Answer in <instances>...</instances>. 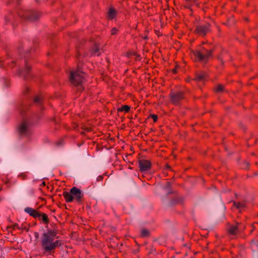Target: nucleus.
Segmentation results:
<instances>
[{
    "label": "nucleus",
    "instance_id": "2",
    "mask_svg": "<svg viewBox=\"0 0 258 258\" xmlns=\"http://www.w3.org/2000/svg\"><path fill=\"white\" fill-rule=\"evenodd\" d=\"M17 132L21 138H29L32 134L31 123L27 119H23L17 125Z\"/></svg>",
    "mask_w": 258,
    "mask_h": 258
},
{
    "label": "nucleus",
    "instance_id": "15",
    "mask_svg": "<svg viewBox=\"0 0 258 258\" xmlns=\"http://www.w3.org/2000/svg\"><path fill=\"white\" fill-rule=\"evenodd\" d=\"M63 196L67 203L72 202L74 200V198L73 197L72 194L71 192V191L70 192L67 191L63 192Z\"/></svg>",
    "mask_w": 258,
    "mask_h": 258
},
{
    "label": "nucleus",
    "instance_id": "17",
    "mask_svg": "<svg viewBox=\"0 0 258 258\" xmlns=\"http://www.w3.org/2000/svg\"><path fill=\"white\" fill-rule=\"evenodd\" d=\"M130 110V106L128 105H122L120 107L117 108L118 112L124 111L125 113H127Z\"/></svg>",
    "mask_w": 258,
    "mask_h": 258
},
{
    "label": "nucleus",
    "instance_id": "23",
    "mask_svg": "<svg viewBox=\"0 0 258 258\" xmlns=\"http://www.w3.org/2000/svg\"><path fill=\"white\" fill-rule=\"evenodd\" d=\"M237 225H238V227L240 228V229L239 230V233L242 232L245 228V226L241 222L239 223L237 222Z\"/></svg>",
    "mask_w": 258,
    "mask_h": 258
},
{
    "label": "nucleus",
    "instance_id": "18",
    "mask_svg": "<svg viewBox=\"0 0 258 258\" xmlns=\"http://www.w3.org/2000/svg\"><path fill=\"white\" fill-rule=\"evenodd\" d=\"M116 12L113 9H110L108 13V17L110 19H114L116 16Z\"/></svg>",
    "mask_w": 258,
    "mask_h": 258
},
{
    "label": "nucleus",
    "instance_id": "27",
    "mask_svg": "<svg viewBox=\"0 0 258 258\" xmlns=\"http://www.w3.org/2000/svg\"><path fill=\"white\" fill-rule=\"evenodd\" d=\"M171 186V183L169 182H167L165 186L166 189H168Z\"/></svg>",
    "mask_w": 258,
    "mask_h": 258
},
{
    "label": "nucleus",
    "instance_id": "32",
    "mask_svg": "<svg viewBox=\"0 0 258 258\" xmlns=\"http://www.w3.org/2000/svg\"><path fill=\"white\" fill-rule=\"evenodd\" d=\"M166 169H170L171 167L169 165H166Z\"/></svg>",
    "mask_w": 258,
    "mask_h": 258
},
{
    "label": "nucleus",
    "instance_id": "29",
    "mask_svg": "<svg viewBox=\"0 0 258 258\" xmlns=\"http://www.w3.org/2000/svg\"><path fill=\"white\" fill-rule=\"evenodd\" d=\"M84 130L86 131V132H90L91 131V129L90 127H84Z\"/></svg>",
    "mask_w": 258,
    "mask_h": 258
},
{
    "label": "nucleus",
    "instance_id": "30",
    "mask_svg": "<svg viewBox=\"0 0 258 258\" xmlns=\"http://www.w3.org/2000/svg\"><path fill=\"white\" fill-rule=\"evenodd\" d=\"M218 59L220 61H221V62H222V63H223V60H222V57H221V56H219L218 57Z\"/></svg>",
    "mask_w": 258,
    "mask_h": 258
},
{
    "label": "nucleus",
    "instance_id": "5",
    "mask_svg": "<svg viewBox=\"0 0 258 258\" xmlns=\"http://www.w3.org/2000/svg\"><path fill=\"white\" fill-rule=\"evenodd\" d=\"M21 17L31 21L38 20L40 16V13L32 10H28L24 12V14H20Z\"/></svg>",
    "mask_w": 258,
    "mask_h": 258
},
{
    "label": "nucleus",
    "instance_id": "24",
    "mask_svg": "<svg viewBox=\"0 0 258 258\" xmlns=\"http://www.w3.org/2000/svg\"><path fill=\"white\" fill-rule=\"evenodd\" d=\"M251 246L252 248H256L258 247V242L257 241L252 240L251 243Z\"/></svg>",
    "mask_w": 258,
    "mask_h": 258
},
{
    "label": "nucleus",
    "instance_id": "16",
    "mask_svg": "<svg viewBox=\"0 0 258 258\" xmlns=\"http://www.w3.org/2000/svg\"><path fill=\"white\" fill-rule=\"evenodd\" d=\"M100 48L98 45L95 44L91 51V55L99 56L101 53L100 52Z\"/></svg>",
    "mask_w": 258,
    "mask_h": 258
},
{
    "label": "nucleus",
    "instance_id": "35",
    "mask_svg": "<svg viewBox=\"0 0 258 258\" xmlns=\"http://www.w3.org/2000/svg\"><path fill=\"white\" fill-rule=\"evenodd\" d=\"M26 91H27V92H28V91H29V88H28V87H27V88H26Z\"/></svg>",
    "mask_w": 258,
    "mask_h": 258
},
{
    "label": "nucleus",
    "instance_id": "1",
    "mask_svg": "<svg viewBox=\"0 0 258 258\" xmlns=\"http://www.w3.org/2000/svg\"><path fill=\"white\" fill-rule=\"evenodd\" d=\"M57 231L55 229H48L44 232L41 238V247L45 255H53L56 248L59 247L62 242L58 239Z\"/></svg>",
    "mask_w": 258,
    "mask_h": 258
},
{
    "label": "nucleus",
    "instance_id": "20",
    "mask_svg": "<svg viewBox=\"0 0 258 258\" xmlns=\"http://www.w3.org/2000/svg\"><path fill=\"white\" fill-rule=\"evenodd\" d=\"M34 101L36 104L41 105L42 103V98L40 96H36L34 99Z\"/></svg>",
    "mask_w": 258,
    "mask_h": 258
},
{
    "label": "nucleus",
    "instance_id": "25",
    "mask_svg": "<svg viewBox=\"0 0 258 258\" xmlns=\"http://www.w3.org/2000/svg\"><path fill=\"white\" fill-rule=\"evenodd\" d=\"M151 117L154 120V122H156L157 119H158V117L155 114H151Z\"/></svg>",
    "mask_w": 258,
    "mask_h": 258
},
{
    "label": "nucleus",
    "instance_id": "4",
    "mask_svg": "<svg viewBox=\"0 0 258 258\" xmlns=\"http://www.w3.org/2000/svg\"><path fill=\"white\" fill-rule=\"evenodd\" d=\"M69 79L71 83L76 86H81L84 80V74L79 67L71 72Z\"/></svg>",
    "mask_w": 258,
    "mask_h": 258
},
{
    "label": "nucleus",
    "instance_id": "14",
    "mask_svg": "<svg viewBox=\"0 0 258 258\" xmlns=\"http://www.w3.org/2000/svg\"><path fill=\"white\" fill-rule=\"evenodd\" d=\"M233 206L238 209L240 212H241L246 207L245 202H233Z\"/></svg>",
    "mask_w": 258,
    "mask_h": 258
},
{
    "label": "nucleus",
    "instance_id": "3",
    "mask_svg": "<svg viewBox=\"0 0 258 258\" xmlns=\"http://www.w3.org/2000/svg\"><path fill=\"white\" fill-rule=\"evenodd\" d=\"M212 49L208 50L205 47H202L200 49L192 51L195 60L205 63H207L210 58L212 57Z\"/></svg>",
    "mask_w": 258,
    "mask_h": 258
},
{
    "label": "nucleus",
    "instance_id": "6",
    "mask_svg": "<svg viewBox=\"0 0 258 258\" xmlns=\"http://www.w3.org/2000/svg\"><path fill=\"white\" fill-rule=\"evenodd\" d=\"M171 102L174 105H178L184 98V94L181 91H172L170 94Z\"/></svg>",
    "mask_w": 258,
    "mask_h": 258
},
{
    "label": "nucleus",
    "instance_id": "33",
    "mask_svg": "<svg viewBox=\"0 0 258 258\" xmlns=\"http://www.w3.org/2000/svg\"><path fill=\"white\" fill-rule=\"evenodd\" d=\"M41 185H43V186H45V182H42V183H41Z\"/></svg>",
    "mask_w": 258,
    "mask_h": 258
},
{
    "label": "nucleus",
    "instance_id": "10",
    "mask_svg": "<svg viewBox=\"0 0 258 258\" xmlns=\"http://www.w3.org/2000/svg\"><path fill=\"white\" fill-rule=\"evenodd\" d=\"M139 166L142 172L147 171L150 169L151 163L149 160L141 159L139 161Z\"/></svg>",
    "mask_w": 258,
    "mask_h": 258
},
{
    "label": "nucleus",
    "instance_id": "37",
    "mask_svg": "<svg viewBox=\"0 0 258 258\" xmlns=\"http://www.w3.org/2000/svg\"><path fill=\"white\" fill-rule=\"evenodd\" d=\"M35 1L37 2V1H38V0H35Z\"/></svg>",
    "mask_w": 258,
    "mask_h": 258
},
{
    "label": "nucleus",
    "instance_id": "26",
    "mask_svg": "<svg viewBox=\"0 0 258 258\" xmlns=\"http://www.w3.org/2000/svg\"><path fill=\"white\" fill-rule=\"evenodd\" d=\"M117 29L116 28H113L111 30V34L112 35H115L117 33Z\"/></svg>",
    "mask_w": 258,
    "mask_h": 258
},
{
    "label": "nucleus",
    "instance_id": "21",
    "mask_svg": "<svg viewBox=\"0 0 258 258\" xmlns=\"http://www.w3.org/2000/svg\"><path fill=\"white\" fill-rule=\"evenodd\" d=\"M141 235L143 237H147L149 235V231L145 229H142L141 231Z\"/></svg>",
    "mask_w": 258,
    "mask_h": 258
},
{
    "label": "nucleus",
    "instance_id": "34",
    "mask_svg": "<svg viewBox=\"0 0 258 258\" xmlns=\"http://www.w3.org/2000/svg\"><path fill=\"white\" fill-rule=\"evenodd\" d=\"M38 235V233L37 232H35V237H37Z\"/></svg>",
    "mask_w": 258,
    "mask_h": 258
},
{
    "label": "nucleus",
    "instance_id": "11",
    "mask_svg": "<svg viewBox=\"0 0 258 258\" xmlns=\"http://www.w3.org/2000/svg\"><path fill=\"white\" fill-rule=\"evenodd\" d=\"M25 212L29 214L30 216L33 217L35 218H38L39 219H41V213L38 212L36 210L27 207L25 209Z\"/></svg>",
    "mask_w": 258,
    "mask_h": 258
},
{
    "label": "nucleus",
    "instance_id": "13",
    "mask_svg": "<svg viewBox=\"0 0 258 258\" xmlns=\"http://www.w3.org/2000/svg\"><path fill=\"white\" fill-rule=\"evenodd\" d=\"M208 75L206 72H200L197 73L194 80L198 82H203L207 80Z\"/></svg>",
    "mask_w": 258,
    "mask_h": 258
},
{
    "label": "nucleus",
    "instance_id": "8",
    "mask_svg": "<svg viewBox=\"0 0 258 258\" xmlns=\"http://www.w3.org/2000/svg\"><path fill=\"white\" fill-rule=\"evenodd\" d=\"M71 192L72 194L74 200L78 203L82 202V199L84 197V194L82 191L75 186L72 187L71 189Z\"/></svg>",
    "mask_w": 258,
    "mask_h": 258
},
{
    "label": "nucleus",
    "instance_id": "31",
    "mask_svg": "<svg viewBox=\"0 0 258 258\" xmlns=\"http://www.w3.org/2000/svg\"><path fill=\"white\" fill-rule=\"evenodd\" d=\"M173 71V73L174 74L176 73V72H177L176 69H174L173 70V71Z\"/></svg>",
    "mask_w": 258,
    "mask_h": 258
},
{
    "label": "nucleus",
    "instance_id": "22",
    "mask_svg": "<svg viewBox=\"0 0 258 258\" xmlns=\"http://www.w3.org/2000/svg\"><path fill=\"white\" fill-rule=\"evenodd\" d=\"M217 92H221L224 91V86L222 85H218L215 88Z\"/></svg>",
    "mask_w": 258,
    "mask_h": 258
},
{
    "label": "nucleus",
    "instance_id": "19",
    "mask_svg": "<svg viewBox=\"0 0 258 258\" xmlns=\"http://www.w3.org/2000/svg\"><path fill=\"white\" fill-rule=\"evenodd\" d=\"M42 220L44 223L48 224L49 223V219L47 215L44 213H41V217L40 220Z\"/></svg>",
    "mask_w": 258,
    "mask_h": 258
},
{
    "label": "nucleus",
    "instance_id": "12",
    "mask_svg": "<svg viewBox=\"0 0 258 258\" xmlns=\"http://www.w3.org/2000/svg\"><path fill=\"white\" fill-rule=\"evenodd\" d=\"M25 69L23 71H19V74L22 76L25 79H27L28 77L29 73L31 70V67L28 62L25 60Z\"/></svg>",
    "mask_w": 258,
    "mask_h": 258
},
{
    "label": "nucleus",
    "instance_id": "7",
    "mask_svg": "<svg viewBox=\"0 0 258 258\" xmlns=\"http://www.w3.org/2000/svg\"><path fill=\"white\" fill-rule=\"evenodd\" d=\"M210 26L209 23L198 25L196 27L195 32L199 35L204 36L210 31Z\"/></svg>",
    "mask_w": 258,
    "mask_h": 258
},
{
    "label": "nucleus",
    "instance_id": "9",
    "mask_svg": "<svg viewBox=\"0 0 258 258\" xmlns=\"http://www.w3.org/2000/svg\"><path fill=\"white\" fill-rule=\"evenodd\" d=\"M240 229V228L238 227L237 222H235L234 225H229L227 228L229 236L232 238H235L237 234L239 233Z\"/></svg>",
    "mask_w": 258,
    "mask_h": 258
},
{
    "label": "nucleus",
    "instance_id": "28",
    "mask_svg": "<svg viewBox=\"0 0 258 258\" xmlns=\"http://www.w3.org/2000/svg\"><path fill=\"white\" fill-rule=\"evenodd\" d=\"M12 15H10L8 18H6L5 19L6 23H7L9 21H10L12 18Z\"/></svg>",
    "mask_w": 258,
    "mask_h": 258
},
{
    "label": "nucleus",
    "instance_id": "36",
    "mask_svg": "<svg viewBox=\"0 0 258 258\" xmlns=\"http://www.w3.org/2000/svg\"><path fill=\"white\" fill-rule=\"evenodd\" d=\"M253 229L251 230L250 231V233H251L253 231Z\"/></svg>",
    "mask_w": 258,
    "mask_h": 258
}]
</instances>
